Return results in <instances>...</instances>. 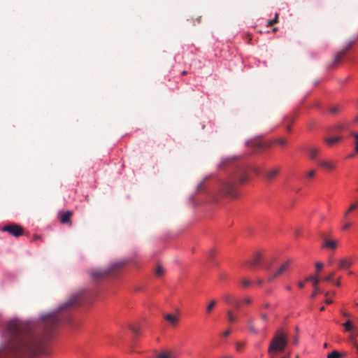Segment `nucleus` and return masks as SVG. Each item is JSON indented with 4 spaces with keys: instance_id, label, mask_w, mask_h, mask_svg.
Wrapping results in <instances>:
<instances>
[{
    "instance_id": "f257e3e1",
    "label": "nucleus",
    "mask_w": 358,
    "mask_h": 358,
    "mask_svg": "<svg viewBox=\"0 0 358 358\" xmlns=\"http://www.w3.org/2000/svg\"><path fill=\"white\" fill-rule=\"evenodd\" d=\"M0 358H34L43 351V341L32 322H10L3 334Z\"/></svg>"
},
{
    "instance_id": "f03ea898",
    "label": "nucleus",
    "mask_w": 358,
    "mask_h": 358,
    "mask_svg": "<svg viewBox=\"0 0 358 358\" xmlns=\"http://www.w3.org/2000/svg\"><path fill=\"white\" fill-rule=\"evenodd\" d=\"M85 290L83 289L73 295L66 303L59 306L57 312L50 313L41 317L42 325L46 331L61 324L64 316L62 312L69 310L81 303L82 296Z\"/></svg>"
},
{
    "instance_id": "7ed1b4c3",
    "label": "nucleus",
    "mask_w": 358,
    "mask_h": 358,
    "mask_svg": "<svg viewBox=\"0 0 358 358\" xmlns=\"http://www.w3.org/2000/svg\"><path fill=\"white\" fill-rule=\"evenodd\" d=\"M248 173L244 167H239L234 173L232 181H226L222 185L221 191L228 196L234 197V182H237L240 184L245 182L248 180Z\"/></svg>"
},
{
    "instance_id": "20e7f679",
    "label": "nucleus",
    "mask_w": 358,
    "mask_h": 358,
    "mask_svg": "<svg viewBox=\"0 0 358 358\" xmlns=\"http://www.w3.org/2000/svg\"><path fill=\"white\" fill-rule=\"evenodd\" d=\"M125 264V261H117L111 264L107 269L94 268L90 273L93 279H101L108 275H113L117 270L122 268Z\"/></svg>"
},
{
    "instance_id": "39448f33",
    "label": "nucleus",
    "mask_w": 358,
    "mask_h": 358,
    "mask_svg": "<svg viewBox=\"0 0 358 358\" xmlns=\"http://www.w3.org/2000/svg\"><path fill=\"white\" fill-rule=\"evenodd\" d=\"M287 344V336L281 331H278L268 348L269 354L276 352H284Z\"/></svg>"
},
{
    "instance_id": "423d86ee",
    "label": "nucleus",
    "mask_w": 358,
    "mask_h": 358,
    "mask_svg": "<svg viewBox=\"0 0 358 358\" xmlns=\"http://www.w3.org/2000/svg\"><path fill=\"white\" fill-rule=\"evenodd\" d=\"M292 264V259H289L280 265L279 268L274 271H271L268 275L267 280L272 282L276 278H279L281 275L285 273L290 267Z\"/></svg>"
},
{
    "instance_id": "0eeeda50",
    "label": "nucleus",
    "mask_w": 358,
    "mask_h": 358,
    "mask_svg": "<svg viewBox=\"0 0 358 358\" xmlns=\"http://www.w3.org/2000/svg\"><path fill=\"white\" fill-rule=\"evenodd\" d=\"M1 230L8 232L15 237L20 236L24 233V229L19 224L12 223L4 226Z\"/></svg>"
},
{
    "instance_id": "6e6552de",
    "label": "nucleus",
    "mask_w": 358,
    "mask_h": 358,
    "mask_svg": "<svg viewBox=\"0 0 358 358\" xmlns=\"http://www.w3.org/2000/svg\"><path fill=\"white\" fill-rule=\"evenodd\" d=\"M280 169L278 167H275L271 169L266 170L264 173L265 178L268 181L273 180L280 173Z\"/></svg>"
},
{
    "instance_id": "1a4fd4ad",
    "label": "nucleus",
    "mask_w": 358,
    "mask_h": 358,
    "mask_svg": "<svg viewBox=\"0 0 358 358\" xmlns=\"http://www.w3.org/2000/svg\"><path fill=\"white\" fill-rule=\"evenodd\" d=\"M72 211L68 210L66 212L59 213V220L62 224H71V217L72 216Z\"/></svg>"
},
{
    "instance_id": "9d476101",
    "label": "nucleus",
    "mask_w": 358,
    "mask_h": 358,
    "mask_svg": "<svg viewBox=\"0 0 358 358\" xmlns=\"http://www.w3.org/2000/svg\"><path fill=\"white\" fill-rule=\"evenodd\" d=\"M324 243L322 246V248H327L331 250H335L338 246V241L329 239L326 237H323Z\"/></svg>"
},
{
    "instance_id": "9b49d317",
    "label": "nucleus",
    "mask_w": 358,
    "mask_h": 358,
    "mask_svg": "<svg viewBox=\"0 0 358 358\" xmlns=\"http://www.w3.org/2000/svg\"><path fill=\"white\" fill-rule=\"evenodd\" d=\"M264 256L262 252H257L254 259L250 261V262H248L247 264L252 267L257 266L259 265L260 262L263 261Z\"/></svg>"
},
{
    "instance_id": "f8f14e48",
    "label": "nucleus",
    "mask_w": 358,
    "mask_h": 358,
    "mask_svg": "<svg viewBox=\"0 0 358 358\" xmlns=\"http://www.w3.org/2000/svg\"><path fill=\"white\" fill-rule=\"evenodd\" d=\"M177 355L174 351L172 350H164L160 352L157 355V358H176Z\"/></svg>"
},
{
    "instance_id": "ddd939ff",
    "label": "nucleus",
    "mask_w": 358,
    "mask_h": 358,
    "mask_svg": "<svg viewBox=\"0 0 358 358\" xmlns=\"http://www.w3.org/2000/svg\"><path fill=\"white\" fill-rule=\"evenodd\" d=\"M318 164L321 167L328 170H333L336 167L335 164L331 161H321L318 162Z\"/></svg>"
},
{
    "instance_id": "4468645a",
    "label": "nucleus",
    "mask_w": 358,
    "mask_h": 358,
    "mask_svg": "<svg viewBox=\"0 0 358 358\" xmlns=\"http://www.w3.org/2000/svg\"><path fill=\"white\" fill-rule=\"evenodd\" d=\"M346 53V50H344L343 48L341 51H339L334 57L333 65H336L337 64H338L345 57Z\"/></svg>"
},
{
    "instance_id": "2eb2a0df",
    "label": "nucleus",
    "mask_w": 358,
    "mask_h": 358,
    "mask_svg": "<svg viewBox=\"0 0 358 358\" xmlns=\"http://www.w3.org/2000/svg\"><path fill=\"white\" fill-rule=\"evenodd\" d=\"M164 319L170 322L172 325L176 326L178 322V317L172 314H166L164 316Z\"/></svg>"
},
{
    "instance_id": "dca6fc26",
    "label": "nucleus",
    "mask_w": 358,
    "mask_h": 358,
    "mask_svg": "<svg viewBox=\"0 0 358 358\" xmlns=\"http://www.w3.org/2000/svg\"><path fill=\"white\" fill-rule=\"evenodd\" d=\"M247 325L249 331L253 334H257L258 331L257 328L254 325V320L253 318L248 319L247 322Z\"/></svg>"
},
{
    "instance_id": "f3484780",
    "label": "nucleus",
    "mask_w": 358,
    "mask_h": 358,
    "mask_svg": "<svg viewBox=\"0 0 358 358\" xmlns=\"http://www.w3.org/2000/svg\"><path fill=\"white\" fill-rule=\"evenodd\" d=\"M340 140H341V137L340 136H334V137L327 138L325 139V141L327 142V143L329 145L333 146L334 145H335L337 143H338Z\"/></svg>"
},
{
    "instance_id": "a211bd4d",
    "label": "nucleus",
    "mask_w": 358,
    "mask_h": 358,
    "mask_svg": "<svg viewBox=\"0 0 358 358\" xmlns=\"http://www.w3.org/2000/svg\"><path fill=\"white\" fill-rule=\"evenodd\" d=\"M343 326L345 327V331L348 332H350L354 329L357 331V329L358 328L353 326L350 320H348L346 322L343 323Z\"/></svg>"
},
{
    "instance_id": "6ab92c4d",
    "label": "nucleus",
    "mask_w": 358,
    "mask_h": 358,
    "mask_svg": "<svg viewBox=\"0 0 358 358\" xmlns=\"http://www.w3.org/2000/svg\"><path fill=\"white\" fill-rule=\"evenodd\" d=\"M227 318L229 323H236L238 320L237 317L233 313L231 310L227 311Z\"/></svg>"
},
{
    "instance_id": "aec40b11",
    "label": "nucleus",
    "mask_w": 358,
    "mask_h": 358,
    "mask_svg": "<svg viewBox=\"0 0 358 358\" xmlns=\"http://www.w3.org/2000/svg\"><path fill=\"white\" fill-rule=\"evenodd\" d=\"M310 157L311 159L315 160L317 155L319 154L320 150L317 148H310L308 150Z\"/></svg>"
},
{
    "instance_id": "412c9836",
    "label": "nucleus",
    "mask_w": 358,
    "mask_h": 358,
    "mask_svg": "<svg viewBox=\"0 0 358 358\" xmlns=\"http://www.w3.org/2000/svg\"><path fill=\"white\" fill-rule=\"evenodd\" d=\"M216 304H217L216 300H214V299L211 300L210 302L209 303V304L206 306V313L210 314L212 312L213 309L216 306Z\"/></svg>"
},
{
    "instance_id": "4be33fe9",
    "label": "nucleus",
    "mask_w": 358,
    "mask_h": 358,
    "mask_svg": "<svg viewBox=\"0 0 358 358\" xmlns=\"http://www.w3.org/2000/svg\"><path fill=\"white\" fill-rule=\"evenodd\" d=\"M294 115H289L285 117L283 120V124H292L294 121Z\"/></svg>"
},
{
    "instance_id": "5701e85b",
    "label": "nucleus",
    "mask_w": 358,
    "mask_h": 358,
    "mask_svg": "<svg viewBox=\"0 0 358 358\" xmlns=\"http://www.w3.org/2000/svg\"><path fill=\"white\" fill-rule=\"evenodd\" d=\"M351 266V262L348 259H342L339 263L341 268H348Z\"/></svg>"
},
{
    "instance_id": "b1692460",
    "label": "nucleus",
    "mask_w": 358,
    "mask_h": 358,
    "mask_svg": "<svg viewBox=\"0 0 358 358\" xmlns=\"http://www.w3.org/2000/svg\"><path fill=\"white\" fill-rule=\"evenodd\" d=\"M358 39V37L352 39V40H350L348 41L347 43H346V45L343 48L344 50H346V51L348 52L352 46L353 45L356 43V41H357Z\"/></svg>"
},
{
    "instance_id": "393cba45",
    "label": "nucleus",
    "mask_w": 358,
    "mask_h": 358,
    "mask_svg": "<svg viewBox=\"0 0 358 358\" xmlns=\"http://www.w3.org/2000/svg\"><path fill=\"white\" fill-rule=\"evenodd\" d=\"M341 106H331L329 108V111L332 115H336L341 110Z\"/></svg>"
},
{
    "instance_id": "a878e982",
    "label": "nucleus",
    "mask_w": 358,
    "mask_h": 358,
    "mask_svg": "<svg viewBox=\"0 0 358 358\" xmlns=\"http://www.w3.org/2000/svg\"><path fill=\"white\" fill-rule=\"evenodd\" d=\"M358 208V203H352L349 208L346 210V212L344 214V217H346L348 215L351 213L352 210H355Z\"/></svg>"
},
{
    "instance_id": "bb28decb",
    "label": "nucleus",
    "mask_w": 358,
    "mask_h": 358,
    "mask_svg": "<svg viewBox=\"0 0 358 358\" xmlns=\"http://www.w3.org/2000/svg\"><path fill=\"white\" fill-rule=\"evenodd\" d=\"M306 281H312L313 286H317L319 283V280L317 276H309L306 278Z\"/></svg>"
},
{
    "instance_id": "cd10ccee",
    "label": "nucleus",
    "mask_w": 358,
    "mask_h": 358,
    "mask_svg": "<svg viewBox=\"0 0 358 358\" xmlns=\"http://www.w3.org/2000/svg\"><path fill=\"white\" fill-rule=\"evenodd\" d=\"M164 273V268L160 266V265H158L155 269V275L158 277H160V276H162Z\"/></svg>"
},
{
    "instance_id": "c85d7f7f",
    "label": "nucleus",
    "mask_w": 358,
    "mask_h": 358,
    "mask_svg": "<svg viewBox=\"0 0 358 358\" xmlns=\"http://www.w3.org/2000/svg\"><path fill=\"white\" fill-rule=\"evenodd\" d=\"M342 357V355L336 350L332 351L327 355V358H340Z\"/></svg>"
},
{
    "instance_id": "c756f323",
    "label": "nucleus",
    "mask_w": 358,
    "mask_h": 358,
    "mask_svg": "<svg viewBox=\"0 0 358 358\" xmlns=\"http://www.w3.org/2000/svg\"><path fill=\"white\" fill-rule=\"evenodd\" d=\"M278 14L276 13L275 15V17L273 20L268 21L266 26L268 27L273 26L274 24L278 22Z\"/></svg>"
},
{
    "instance_id": "7c9ffc66",
    "label": "nucleus",
    "mask_w": 358,
    "mask_h": 358,
    "mask_svg": "<svg viewBox=\"0 0 358 358\" xmlns=\"http://www.w3.org/2000/svg\"><path fill=\"white\" fill-rule=\"evenodd\" d=\"M273 261L274 259H271L269 261L266 262L265 265L264 266V269L268 271H270Z\"/></svg>"
},
{
    "instance_id": "2f4dec72",
    "label": "nucleus",
    "mask_w": 358,
    "mask_h": 358,
    "mask_svg": "<svg viewBox=\"0 0 358 358\" xmlns=\"http://www.w3.org/2000/svg\"><path fill=\"white\" fill-rule=\"evenodd\" d=\"M223 299L228 303H232L233 297L231 295L226 294L223 296Z\"/></svg>"
},
{
    "instance_id": "473e14b6",
    "label": "nucleus",
    "mask_w": 358,
    "mask_h": 358,
    "mask_svg": "<svg viewBox=\"0 0 358 358\" xmlns=\"http://www.w3.org/2000/svg\"><path fill=\"white\" fill-rule=\"evenodd\" d=\"M274 143L280 145H285L287 143V141L285 138H279L275 140Z\"/></svg>"
},
{
    "instance_id": "72a5a7b5",
    "label": "nucleus",
    "mask_w": 358,
    "mask_h": 358,
    "mask_svg": "<svg viewBox=\"0 0 358 358\" xmlns=\"http://www.w3.org/2000/svg\"><path fill=\"white\" fill-rule=\"evenodd\" d=\"M245 346V343L238 342L236 343L237 351L241 352Z\"/></svg>"
},
{
    "instance_id": "f704fd0d",
    "label": "nucleus",
    "mask_w": 358,
    "mask_h": 358,
    "mask_svg": "<svg viewBox=\"0 0 358 358\" xmlns=\"http://www.w3.org/2000/svg\"><path fill=\"white\" fill-rule=\"evenodd\" d=\"M129 329L132 331V332H133L134 334H136V335L139 334L140 330H139V328H138V327H135V326H134V325H130V326H129Z\"/></svg>"
},
{
    "instance_id": "c9c22d12",
    "label": "nucleus",
    "mask_w": 358,
    "mask_h": 358,
    "mask_svg": "<svg viewBox=\"0 0 358 358\" xmlns=\"http://www.w3.org/2000/svg\"><path fill=\"white\" fill-rule=\"evenodd\" d=\"M313 287H314V291L311 294L312 298L315 297L317 294L321 292V290L317 287V285L313 286Z\"/></svg>"
},
{
    "instance_id": "e433bc0d",
    "label": "nucleus",
    "mask_w": 358,
    "mask_h": 358,
    "mask_svg": "<svg viewBox=\"0 0 358 358\" xmlns=\"http://www.w3.org/2000/svg\"><path fill=\"white\" fill-rule=\"evenodd\" d=\"M241 285L244 287H248L251 285V282L248 279H242L241 280Z\"/></svg>"
},
{
    "instance_id": "4c0bfd02",
    "label": "nucleus",
    "mask_w": 358,
    "mask_h": 358,
    "mask_svg": "<svg viewBox=\"0 0 358 358\" xmlns=\"http://www.w3.org/2000/svg\"><path fill=\"white\" fill-rule=\"evenodd\" d=\"M334 275H335V273L332 272L330 274H329L327 277H325L324 280L327 281L331 282V281H332V279H333Z\"/></svg>"
},
{
    "instance_id": "58836bf2",
    "label": "nucleus",
    "mask_w": 358,
    "mask_h": 358,
    "mask_svg": "<svg viewBox=\"0 0 358 358\" xmlns=\"http://www.w3.org/2000/svg\"><path fill=\"white\" fill-rule=\"evenodd\" d=\"M260 317L264 323H266L268 320V315L266 313H262Z\"/></svg>"
},
{
    "instance_id": "ea45409f",
    "label": "nucleus",
    "mask_w": 358,
    "mask_h": 358,
    "mask_svg": "<svg viewBox=\"0 0 358 358\" xmlns=\"http://www.w3.org/2000/svg\"><path fill=\"white\" fill-rule=\"evenodd\" d=\"M349 340L352 342L353 346L355 347V342H357V341L355 339V335L351 334L349 337Z\"/></svg>"
},
{
    "instance_id": "a19ab883",
    "label": "nucleus",
    "mask_w": 358,
    "mask_h": 358,
    "mask_svg": "<svg viewBox=\"0 0 358 358\" xmlns=\"http://www.w3.org/2000/svg\"><path fill=\"white\" fill-rule=\"evenodd\" d=\"M315 171L314 170H311L308 172L307 177L309 178H312L315 176Z\"/></svg>"
},
{
    "instance_id": "79ce46f5",
    "label": "nucleus",
    "mask_w": 358,
    "mask_h": 358,
    "mask_svg": "<svg viewBox=\"0 0 358 358\" xmlns=\"http://www.w3.org/2000/svg\"><path fill=\"white\" fill-rule=\"evenodd\" d=\"M315 266H316L317 271H319L320 270H321L323 268V264H322L320 262H317V263H316Z\"/></svg>"
},
{
    "instance_id": "37998d69",
    "label": "nucleus",
    "mask_w": 358,
    "mask_h": 358,
    "mask_svg": "<svg viewBox=\"0 0 358 358\" xmlns=\"http://www.w3.org/2000/svg\"><path fill=\"white\" fill-rule=\"evenodd\" d=\"M244 303H246V304H250L252 303V300L251 298L250 297H247L245 298L244 300H243Z\"/></svg>"
},
{
    "instance_id": "c03bdc74",
    "label": "nucleus",
    "mask_w": 358,
    "mask_h": 358,
    "mask_svg": "<svg viewBox=\"0 0 358 358\" xmlns=\"http://www.w3.org/2000/svg\"><path fill=\"white\" fill-rule=\"evenodd\" d=\"M231 333V331L229 329H227L226 331H224L223 333H222V336H224V337H227Z\"/></svg>"
},
{
    "instance_id": "a18cd8bd",
    "label": "nucleus",
    "mask_w": 358,
    "mask_h": 358,
    "mask_svg": "<svg viewBox=\"0 0 358 358\" xmlns=\"http://www.w3.org/2000/svg\"><path fill=\"white\" fill-rule=\"evenodd\" d=\"M203 184H204V181H202V182H201L198 185V186H197V190H198V191H200V190L202 189V187H203Z\"/></svg>"
},
{
    "instance_id": "49530a36",
    "label": "nucleus",
    "mask_w": 358,
    "mask_h": 358,
    "mask_svg": "<svg viewBox=\"0 0 358 358\" xmlns=\"http://www.w3.org/2000/svg\"><path fill=\"white\" fill-rule=\"evenodd\" d=\"M350 227H351V224H350V222H346V223L343 225V229H349Z\"/></svg>"
},
{
    "instance_id": "de8ad7c7",
    "label": "nucleus",
    "mask_w": 358,
    "mask_h": 358,
    "mask_svg": "<svg viewBox=\"0 0 358 358\" xmlns=\"http://www.w3.org/2000/svg\"><path fill=\"white\" fill-rule=\"evenodd\" d=\"M351 135L355 138L356 141H358V134L355 133V132H351Z\"/></svg>"
},
{
    "instance_id": "09e8293b",
    "label": "nucleus",
    "mask_w": 358,
    "mask_h": 358,
    "mask_svg": "<svg viewBox=\"0 0 358 358\" xmlns=\"http://www.w3.org/2000/svg\"><path fill=\"white\" fill-rule=\"evenodd\" d=\"M325 303L327 304H331V303H333V301L331 299H327L326 301H325Z\"/></svg>"
},
{
    "instance_id": "8fccbe9b",
    "label": "nucleus",
    "mask_w": 358,
    "mask_h": 358,
    "mask_svg": "<svg viewBox=\"0 0 358 358\" xmlns=\"http://www.w3.org/2000/svg\"><path fill=\"white\" fill-rule=\"evenodd\" d=\"M298 285H299V288L302 289L304 287V283L303 282H299L298 283Z\"/></svg>"
},
{
    "instance_id": "3c124183",
    "label": "nucleus",
    "mask_w": 358,
    "mask_h": 358,
    "mask_svg": "<svg viewBox=\"0 0 358 358\" xmlns=\"http://www.w3.org/2000/svg\"><path fill=\"white\" fill-rule=\"evenodd\" d=\"M284 125L286 127L287 131H291V124H284Z\"/></svg>"
},
{
    "instance_id": "603ef678",
    "label": "nucleus",
    "mask_w": 358,
    "mask_h": 358,
    "mask_svg": "<svg viewBox=\"0 0 358 358\" xmlns=\"http://www.w3.org/2000/svg\"><path fill=\"white\" fill-rule=\"evenodd\" d=\"M355 348L356 349V352L358 354V342H355Z\"/></svg>"
},
{
    "instance_id": "864d4df0",
    "label": "nucleus",
    "mask_w": 358,
    "mask_h": 358,
    "mask_svg": "<svg viewBox=\"0 0 358 358\" xmlns=\"http://www.w3.org/2000/svg\"><path fill=\"white\" fill-rule=\"evenodd\" d=\"M263 282H264V281H263V280H262V279H259V280H257V284H258V285H262V284H263Z\"/></svg>"
},
{
    "instance_id": "5fc2aeb1",
    "label": "nucleus",
    "mask_w": 358,
    "mask_h": 358,
    "mask_svg": "<svg viewBox=\"0 0 358 358\" xmlns=\"http://www.w3.org/2000/svg\"><path fill=\"white\" fill-rule=\"evenodd\" d=\"M356 147H355V151L356 152H358V141H356Z\"/></svg>"
},
{
    "instance_id": "6e6d98bb",
    "label": "nucleus",
    "mask_w": 358,
    "mask_h": 358,
    "mask_svg": "<svg viewBox=\"0 0 358 358\" xmlns=\"http://www.w3.org/2000/svg\"><path fill=\"white\" fill-rule=\"evenodd\" d=\"M343 315L345 317H348L350 316V314L348 313H343Z\"/></svg>"
},
{
    "instance_id": "4d7b16f0",
    "label": "nucleus",
    "mask_w": 358,
    "mask_h": 358,
    "mask_svg": "<svg viewBox=\"0 0 358 358\" xmlns=\"http://www.w3.org/2000/svg\"><path fill=\"white\" fill-rule=\"evenodd\" d=\"M335 285H336V286H340V285H341V282H340V281H339V280H338L337 282H335Z\"/></svg>"
},
{
    "instance_id": "13d9d810",
    "label": "nucleus",
    "mask_w": 358,
    "mask_h": 358,
    "mask_svg": "<svg viewBox=\"0 0 358 358\" xmlns=\"http://www.w3.org/2000/svg\"><path fill=\"white\" fill-rule=\"evenodd\" d=\"M187 73V71H183L182 72V76H185V75H186Z\"/></svg>"
},
{
    "instance_id": "bf43d9fd",
    "label": "nucleus",
    "mask_w": 358,
    "mask_h": 358,
    "mask_svg": "<svg viewBox=\"0 0 358 358\" xmlns=\"http://www.w3.org/2000/svg\"><path fill=\"white\" fill-rule=\"evenodd\" d=\"M354 121L358 123V116L355 118Z\"/></svg>"
},
{
    "instance_id": "052dcab7",
    "label": "nucleus",
    "mask_w": 358,
    "mask_h": 358,
    "mask_svg": "<svg viewBox=\"0 0 358 358\" xmlns=\"http://www.w3.org/2000/svg\"><path fill=\"white\" fill-rule=\"evenodd\" d=\"M264 306H265V308H268L269 304H268V303H266V304H265V305H264Z\"/></svg>"
},
{
    "instance_id": "680f3d73",
    "label": "nucleus",
    "mask_w": 358,
    "mask_h": 358,
    "mask_svg": "<svg viewBox=\"0 0 358 358\" xmlns=\"http://www.w3.org/2000/svg\"><path fill=\"white\" fill-rule=\"evenodd\" d=\"M236 306L239 307V303L238 302L236 303Z\"/></svg>"
},
{
    "instance_id": "e2e57ef3",
    "label": "nucleus",
    "mask_w": 358,
    "mask_h": 358,
    "mask_svg": "<svg viewBox=\"0 0 358 358\" xmlns=\"http://www.w3.org/2000/svg\"><path fill=\"white\" fill-rule=\"evenodd\" d=\"M329 292H326V293H325V296H327L329 295Z\"/></svg>"
},
{
    "instance_id": "0e129e2a",
    "label": "nucleus",
    "mask_w": 358,
    "mask_h": 358,
    "mask_svg": "<svg viewBox=\"0 0 358 358\" xmlns=\"http://www.w3.org/2000/svg\"><path fill=\"white\" fill-rule=\"evenodd\" d=\"M324 348H327V343H325L324 344Z\"/></svg>"
},
{
    "instance_id": "69168bd1",
    "label": "nucleus",
    "mask_w": 358,
    "mask_h": 358,
    "mask_svg": "<svg viewBox=\"0 0 358 358\" xmlns=\"http://www.w3.org/2000/svg\"><path fill=\"white\" fill-rule=\"evenodd\" d=\"M324 310V307H322V308H320V310H321V311H322V310Z\"/></svg>"
},
{
    "instance_id": "338daca9",
    "label": "nucleus",
    "mask_w": 358,
    "mask_h": 358,
    "mask_svg": "<svg viewBox=\"0 0 358 358\" xmlns=\"http://www.w3.org/2000/svg\"><path fill=\"white\" fill-rule=\"evenodd\" d=\"M282 358H288V357H282Z\"/></svg>"
}]
</instances>
